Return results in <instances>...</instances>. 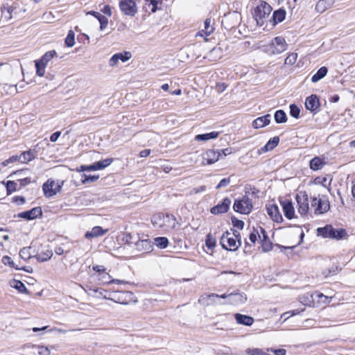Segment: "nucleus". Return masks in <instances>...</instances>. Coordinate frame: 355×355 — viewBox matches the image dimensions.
<instances>
[{"label":"nucleus","mask_w":355,"mask_h":355,"mask_svg":"<svg viewBox=\"0 0 355 355\" xmlns=\"http://www.w3.org/2000/svg\"><path fill=\"white\" fill-rule=\"evenodd\" d=\"M76 171L78 172L96 171L94 163L90 165H81L80 167L76 168Z\"/></svg>","instance_id":"56"},{"label":"nucleus","mask_w":355,"mask_h":355,"mask_svg":"<svg viewBox=\"0 0 355 355\" xmlns=\"http://www.w3.org/2000/svg\"><path fill=\"white\" fill-rule=\"evenodd\" d=\"M44 194L46 198H51L58 193L61 189V185L54 180H48L42 186Z\"/></svg>","instance_id":"11"},{"label":"nucleus","mask_w":355,"mask_h":355,"mask_svg":"<svg viewBox=\"0 0 355 355\" xmlns=\"http://www.w3.org/2000/svg\"><path fill=\"white\" fill-rule=\"evenodd\" d=\"M272 10V7L266 1H261L260 4L254 8L253 17L258 26H262L264 24Z\"/></svg>","instance_id":"5"},{"label":"nucleus","mask_w":355,"mask_h":355,"mask_svg":"<svg viewBox=\"0 0 355 355\" xmlns=\"http://www.w3.org/2000/svg\"><path fill=\"white\" fill-rule=\"evenodd\" d=\"M279 143V137L276 136L270 139L266 144L262 147L260 150L262 153H266L269 150H273Z\"/></svg>","instance_id":"32"},{"label":"nucleus","mask_w":355,"mask_h":355,"mask_svg":"<svg viewBox=\"0 0 355 355\" xmlns=\"http://www.w3.org/2000/svg\"><path fill=\"white\" fill-rule=\"evenodd\" d=\"M53 256L52 250H46L45 251L38 253L36 256L37 261L44 262L49 260Z\"/></svg>","instance_id":"37"},{"label":"nucleus","mask_w":355,"mask_h":355,"mask_svg":"<svg viewBox=\"0 0 355 355\" xmlns=\"http://www.w3.org/2000/svg\"><path fill=\"white\" fill-rule=\"evenodd\" d=\"M320 105L319 99L315 94H312L306 98L305 107L306 110L313 113H316L320 110Z\"/></svg>","instance_id":"16"},{"label":"nucleus","mask_w":355,"mask_h":355,"mask_svg":"<svg viewBox=\"0 0 355 355\" xmlns=\"http://www.w3.org/2000/svg\"><path fill=\"white\" fill-rule=\"evenodd\" d=\"M42 215V210L40 207H34L28 211L21 212L18 214V217L26 220H33L35 218L41 217Z\"/></svg>","instance_id":"17"},{"label":"nucleus","mask_w":355,"mask_h":355,"mask_svg":"<svg viewBox=\"0 0 355 355\" xmlns=\"http://www.w3.org/2000/svg\"><path fill=\"white\" fill-rule=\"evenodd\" d=\"M1 261L4 265L9 266L18 270H24L28 272H31L33 270L32 268L27 269L25 267H19L18 265H16L9 256H3L1 259Z\"/></svg>","instance_id":"30"},{"label":"nucleus","mask_w":355,"mask_h":355,"mask_svg":"<svg viewBox=\"0 0 355 355\" xmlns=\"http://www.w3.org/2000/svg\"><path fill=\"white\" fill-rule=\"evenodd\" d=\"M10 286L12 288H14L16 290H17L21 293H28V290H27L25 284L20 280L12 279L10 282Z\"/></svg>","instance_id":"34"},{"label":"nucleus","mask_w":355,"mask_h":355,"mask_svg":"<svg viewBox=\"0 0 355 355\" xmlns=\"http://www.w3.org/2000/svg\"><path fill=\"white\" fill-rule=\"evenodd\" d=\"M252 200L247 196H243L242 198L235 200L233 209L236 212L242 214H248L252 209Z\"/></svg>","instance_id":"7"},{"label":"nucleus","mask_w":355,"mask_h":355,"mask_svg":"<svg viewBox=\"0 0 355 355\" xmlns=\"http://www.w3.org/2000/svg\"><path fill=\"white\" fill-rule=\"evenodd\" d=\"M298 212L301 216H306L309 211V196L306 192L300 191L295 196Z\"/></svg>","instance_id":"8"},{"label":"nucleus","mask_w":355,"mask_h":355,"mask_svg":"<svg viewBox=\"0 0 355 355\" xmlns=\"http://www.w3.org/2000/svg\"><path fill=\"white\" fill-rule=\"evenodd\" d=\"M318 236L323 238H329L334 239H342L347 236V231L343 228L336 229L331 225H327L323 227L317 229Z\"/></svg>","instance_id":"4"},{"label":"nucleus","mask_w":355,"mask_h":355,"mask_svg":"<svg viewBox=\"0 0 355 355\" xmlns=\"http://www.w3.org/2000/svg\"><path fill=\"white\" fill-rule=\"evenodd\" d=\"M245 353L248 355H268L259 348H248L245 349Z\"/></svg>","instance_id":"49"},{"label":"nucleus","mask_w":355,"mask_h":355,"mask_svg":"<svg viewBox=\"0 0 355 355\" xmlns=\"http://www.w3.org/2000/svg\"><path fill=\"white\" fill-rule=\"evenodd\" d=\"M234 318L238 324L245 326H251L254 321L252 317L241 313H236Z\"/></svg>","instance_id":"26"},{"label":"nucleus","mask_w":355,"mask_h":355,"mask_svg":"<svg viewBox=\"0 0 355 355\" xmlns=\"http://www.w3.org/2000/svg\"><path fill=\"white\" fill-rule=\"evenodd\" d=\"M270 122V115L268 114L254 119L252 123V125L254 128L258 129L268 125Z\"/></svg>","instance_id":"24"},{"label":"nucleus","mask_w":355,"mask_h":355,"mask_svg":"<svg viewBox=\"0 0 355 355\" xmlns=\"http://www.w3.org/2000/svg\"><path fill=\"white\" fill-rule=\"evenodd\" d=\"M101 276L100 279L103 284L112 283V280L110 279L111 277L107 273L103 272L101 274Z\"/></svg>","instance_id":"64"},{"label":"nucleus","mask_w":355,"mask_h":355,"mask_svg":"<svg viewBox=\"0 0 355 355\" xmlns=\"http://www.w3.org/2000/svg\"><path fill=\"white\" fill-rule=\"evenodd\" d=\"M57 55V52L55 50H52L46 52L40 60H36V74L40 77L43 76L45 73L46 66L55 56Z\"/></svg>","instance_id":"6"},{"label":"nucleus","mask_w":355,"mask_h":355,"mask_svg":"<svg viewBox=\"0 0 355 355\" xmlns=\"http://www.w3.org/2000/svg\"><path fill=\"white\" fill-rule=\"evenodd\" d=\"M211 20L209 19H207L205 21V29L206 31V33L209 35L213 31V28L210 26Z\"/></svg>","instance_id":"63"},{"label":"nucleus","mask_w":355,"mask_h":355,"mask_svg":"<svg viewBox=\"0 0 355 355\" xmlns=\"http://www.w3.org/2000/svg\"><path fill=\"white\" fill-rule=\"evenodd\" d=\"M119 8L121 12L127 16L133 17L137 12L135 0H121Z\"/></svg>","instance_id":"10"},{"label":"nucleus","mask_w":355,"mask_h":355,"mask_svg":"<svg viewBox=\"0 0 355 355\" xmlns=\"http://www.w3.org/2000/svg\"><path fill=\"white\" fill-rule=\"evenodd\" d=\"M232 222L233 226L237 227L238 229L242 230L244 227V222L241 220H239L236 218H232Z\"/></svg>","instance_id":"58"},{"label":"nucleus","mask_w":355,"mask_h":355,"mask_svg":"<svg viewBox=\"0 0 355 355\" xmlns=\"http://www.w3.org/2000/svg\"><path fill=\"white\" fill-rule=\"evenodd\" d=\"M327 8V2L324 0H320L315 6V10L320 13L324 12Z\"/></svg>","instance_id":"50"},{"label":"nucleus","mask_w":355,"mask_h":355,"mask_svg":"<svg viewBox=\"0 0 355 355\" xmlns=\"http://www.w3.org/2000/svg\"><path fill=\"white\" fill-rule=\"evenodd\" d=\"M325 165L324 159L320 157H314L309 162V167L313 171L322 169Z\"/></svg>","instance_id":"27"},{"label":"nucleus","mask_w":355,"mask_h":355,"mask_svg":"<svg viewBox=\"0 0 355 355\" xmlns=\"http://www.w3.org/2000/svg\"><path fill=\"white\" fill-rule=\"evenodd\" d=\"M286 11L284 9H278L275 10L272 14V21L273 25H276L281 23L285 19Z\"/></svg>","instance_id":"31"},{"label":"nucleus","mask_w":355,"mask_h":355,"mask_svg":"<svg viewBox=\"0 0 355 355\" xmlns=\"http://www.w3.org/2000/svg\"><path fill=\"white\" fill-rule=\"evenodd\" d=\"M281 205L283 209L284 216L289 220L294 218L295 210L293 203L291 200L285 199L281 201Z\"/></svg>","instance_id":"22"},{"label":"nucleus","mask_w":355,"mask_h":355,"mask_svg":"<svg viewBox=\"0 0 355 355\" xmlns=\"http://www.w3.org/2000/svg\"><path fill=\"white\" fill-rule=\"evenodd\" d=\"M275 121L277 123H283L287 121L286 112L282 110H278L274 114Z\"/></svg>","instance_id":"36"},{"label":"nucleus","mask_w":355,"mask_h":355,"mask_svg":"<svg viewBox=\"0 0 355 355\" xmlns=\"http://www.w3.org/2000/svg\"><path fill=\"white\" fill-rule=\"evenodd\" d=\"M267 213L275 222L281 223L283 220L282 216L277 205L268 206L267 207Z\"/></svg>","instance_id":"23"},{"label":"nucleus","mask_w":355,"mask_h":355,"mask_svg":"<svg viewBox=\"0 0 355 355\" xmlns=\"http://www.w3.org/2000/svg\"><path fill=\"white\" fill-rule=\"evenodd\" d=\"M205 244L208 248L211 249L216 246V240L211 234H209L206 236Z\"/></svg>","instance_id":"47"},{"label":"nucleus","mask_w":355,"mask_h":355,"mask_svg":"<svg viewBox=\"0 0 355 355\" xmlns=\"http://www.w3.org/2000/svg\"><path fill=\"white\" fill-rule=\"evenodd\" d=\"M247 301V296L244 293H241L239 291L230 293V301H227L221 304H232L234 306L244 304Z\"/></svg>","instance_id":"15"},{"label":"nucleus","mask_w":355,"mask_h":355,"mask_svg":"<svg viewBox=\"0 0 355 355\" xmlns=\"http://www.w3.org/2000/svg\"><path fill=\"white\" fill-rule=\"evenodd\" d=\"M297 59V53H291L288 54V55L286 58L284 64L287 65H293L294 64Z\"/></svg>","instance_id":"48"},{"label":"nucleus","mask_w":355,"mask_h":355,"mask_svg":"<svg viewBox=\"0 0 355 355\" xmlns=\"http://www.w3.org/2000/svg\"><path fill=\"white\" fill-rule=\"evenodd\" d=\"M257 237L261 239V233L258 230L253 229V231L249 235V239L252 243H255L257 241Z\"/></svg>","instance_id":"51"},{"label":"nucleus","mask_w":355,"mask_h":355,"mask_svg":"<svg viewBox=\"0 0 355 355\" xmlns=\"http://www.w3.org/2000/svg\"><path fill=\"white\" fill-rule=\"evenodd\" d=\"M6 192L7 195H10L12 193L19 190L18 182H14L12 180H8L6 183Z\"/></svg>","instance_id":"39"},{"label":"nucleus","mask_w":355,"mask_h":355,"mask_svg":"<svg viewBox=\"0 0 355 355\" xmlns=\"http://www.w3.org/2000/svg\"><path fill=\"white\" fill-rule=\"evenodd\" d=\"M268 352H272L275 355H286V350L284 349H272V348H268Z\"/></svg>","instance_id":"61"},{"label":"nucleus","mask_w":355,"mask_h":355,"mask_svg":"<svg viewBox=\"0 0 355 355\" xmlns=\"http://www.w3.org/2000/svg\"><path fill=\"white\" fill-rule=\"evenodd\" d=\"M230 199L228 198H225L221 203L218 204L217 205L211 208L210 211L212 214L215 215L226 213L230 209Z\"/></svg>","instance_id":"18"},{"label":"nucleus","mask_w":355,"mask_h":355,"mask_svg":"<svg viewBox=\"0 0 355 355\" xmlns=\"http://www.w3.org/2000/svg\"><path fill=\"white\" fill-rule=\"evenodd\" d=\"M289 108H290V111H289L290 115L295 119H298L300 117V107L295 104H291L289 106Z\"/></svg>","instance_id":"46"},{"label":"nucleus","mask_w":355,"mask_h":355,"mask_svg":"<svg viewBox=\"0 0 355 355\" xmlns=\"http://www.w3.org/2000/svg\"><path fill=\"white\" fill-rule=\"evenodd\" d=\"M31 182L30 178H24L22 179H19L17 180L18 186L19 189L23 188L24 187L26 186L27 184H30Z\"/></svg>","instance_id":"59"},{"label":"nucleus","mask_w":355,"mask_h":355,"mask_svg":"<svg viewBox=\"0 0 355 355\" xmlns=\"http://www.w3.org/2000/svg\"><path fill=\"white\" fill-rule=\"evenodd\" d=\"M230 183V178H223V179H222L219 182L218 185L216 187V189H218L222 188V187H225L227 185H229Z\"/></svg>","instance_id":"60"},{"label":"nucleus","mask_w":355,"mask_h":355,"mask_svg":"<svg viewBox=\"0 0 355 355\" xmlns=\"http://www.w3.org/2000/svg\"><path fill=\"white\" fill-rule=\"evenodd\" d=\"M19 256L24 260H28L31 258L30 248H24L19 251Z\"/></svg>","instance_id":"53"},{"label":"nucleus","mask_w":355,"mask_h":355,"mask_svg":"<svg viewBox=\"0 0 355 355\" xmlns=\"http://www.w3.org/2000/svg\"><path fill=\"white\" fill-rule=\"evenodd\" d=\"M84 290L85 291V292L87 293L88 295L92 297L97 295V287L86 285L85 287L84 288Z\"/></svg>","instance_id":"55"},{"label":"nucleus","mask_w":355,"mask_h":355,"mask_svg":"<svg viewBox=\"0 0 355 355\" xmlns=\"http://www.w3.org/2000/svg\"><path fill=\"white\" fill-rule=\"evenodd\" d=\"M33 347L37 349L39 355H50V350L47 347L33 345Z\"/></svg>","instance_id":"52"},{"label":"nucleus","mask_w":355,"mask_h":355,"mask_svg":"<svg viewBox=\"0 0 355 355\" xmlns=\"http://www.w3.org/2000/svg\"><path fill=\"white\" fill-rule=\"evenodd\" d=\"M13 9L11 6H3L1 8V17L8 21L12 18V12Z\"/></svg>","instance_id":"41"},{"label":"nucleus","mask_w":355,"mask_h":355,"mask_svg":"<svg viewBox=\"0 0 355 355\" xmlns=\"http://www.w3.org/2000/svg\"><path fill=\"white\" fill-rule=\"evenodd\" d=\"M122 240L126 244L130 245L134 243L135 245V242L138 240V236H135L130 233L126 232L123 234Z\"/></svg>","instance_id":"40"},{"label":"nucleus","mask_w":355,"mask_h":355,"mask_svg":"<svg viewBox=\"0 0 355 355\" xmlns=\"http://www.w3.org/2000/svg\"><path fill=\"white\" fill-rule=\"evenodd\" d=\"M168 239L166 237L161 236L156 237L154 239L153 244H155L160 249H164L168 246Z\"/></svg>","instance_id":"38"},{"label":"nucleus","mask_w":355,"mask_h":355,"mask_svg":"<svg viewBox=\"0 0 355 355\" xmlns=\"http://www.w3.org/2000/svg\"><path fill=\"white\" fill-rule=\"evenodd\" d=\"M65 44L68 47H72L75 44V33L73 31H69L65 38Z\"/></svg>","instance_id":"44"},{"label":"nucleus","mask_w":355,"mask_h":355,"mask_svg":"<svg viewBox=\"0 0 355 355\" xmlns=\"http://www.w3.org/2000/svg\"><path fill=\"white\" fill-rule=\"evenodd\" d=\"M260 228L261 249L264 252H268L272 249V243L270 241L266 231L263 227Z\"/></svg>","instance_id":"21"},{"label":"nucleus","mask_w":355,"mask_h":355,"mask_svg":"<svg viewBox=\"0 0 355 355\" xmlns=\"http://www.w3.org/2000/svg\"><path fill=\"white\" fill-rule=\"evenodd\" d=\"M151 222L155 227L169 230L175 228L176 219L173 215L158 213L153 216Z\"/></svg>","instance_id":"2"},{"label":"nucleus","mask_w":355,"mask_h":355,"mask_svg":"<svg viewBox=\"0 0 355 355\" xmlns=\"http://www.w3.org/2000/svg\"><path fill=\"white\" fill-rule=\"evenodd\" d=\"M96 296H94V297L103 298L110 300L111 299L112 292L105 291L101 288L97 287Z\"/></svg>","instance_id":"42"},{"label":"nucleus","mask_w":355,"mask_h":355,"mask_svg":"<svg viewBox=\"0 0 355 355\" xmlns=\"http://www.w3.org/2000/svg\"><path fill=\"white\" fill-rule=\"evenodd\" d=\"M218 132L214 131L208 133L197 135L195 137V139L198 141H205L209 139H216L218 137Z\"/></svg>","instance_id":"33"},{"label":"nucleus","mask_w":355,"mask_h":355,"mask_svg":"<svg viewBox=\"0 0 355 355\" xmlns=\"http://www.w3.org/2000/svg\"><path fill=\"white\" fill-rule=\"evenodd\" d=\"M221 157L220 151L216 150L214 149L207 150L205 153L202 155V164L203 165L212 164L216 162Z\"/></svg>","instance_id":"13"},{"label":"nucleus","mask_w":355,"mask_h":355,"mask_svg":"<svg viewBox=\"0 0 355 355\" xmlns=\"http://www.w3.org/2000/svg\"><path fill=\"white\" fill-rule=\"evenodd\" d=\"M87 15H91L98 19V21L100 23V29L101 31L104 30L107 27L108 24V19L103 15L96 11H89L87 12Z\"/></svg>","instance_id":"29"},{"label":"nucleus","mask_w":355,"mask_h":355,"mask_svg":"<svg viewBox=\"0 0 355 355\" xmlns=\"http://www.w3.org/2000/svg\"><path fill=\"white\" fill-rule=\"evenodd\" d=\"M232 232H225L220 237V243L223 249L235 251L241 245V235L237 230H232Z\"/></svg>","instance_id":"1"},{"label":"nucleus","mask_w":355,"mask_h":355,"mask_svg":"<svg viewBox=\"0 0 355 355\" xmlns=\"http://www.w3.org/2000/svg\"><path fill=\"white\" fill-rule=\"evenodd\" d=\"M328 69L326 67H320L317 72L311 77V81L313 83H317L323 78L327 73Z\"/></svg>","instance_id":"35"},{"label":"nucleus","mask_w":355,"mask_h":355,"mask_svg":"<svg viewBox=\"0 0 355 355\" xmlns=\"http://www.w3.org/2000/svg\"><path fill=\"white\" fill-rule=\"evenodd\" d=\"M19 159H20V157L19 155H12L10 157H9L8 159H7L5 161H3L2 162V165L3 166H6L9 165L11 163L16 162H19Z\"/></svg>","instance_id":"54"},{"label":"nucleus","mask_w":355,"mask_h":355,"mask_svg":"<svg viewBox=\"0 0 355 355\" xmlns=\"http://www.w3.org/2000/svg\"><path fill=\"white\" fill-rule=\"evenodd\" d=\"M19 156L20 157L19 162L21 163H26L34 158L33 155L31 151H24Z\"/></svg>","instance_id":"43"},{"label":"nucleus","mask_w":355,"mask_h":355,"mask_svg":"<svg viewBox=\"0 0 355 355\" xmlns=\"http://www.w3.org/2000/svg\"><path fill=\"white\" fill-rule=\"evenodd\" d=\"M131 53L128 51H124L123 53H118L114 54L109 60V64L110 67L115 66L119 60H121L123 62H125L130 59Z\"/></svg>","instance_id":"20"},{"label":"nucleus","mask_w":355,"mask_h":355,"mask_svg":"<svg viewBox=\"0 0 355 355\" xmlns=\"http://www.w3.org/2000/svg\"><path fill=\"white\" fill-rule=\"evenodd\" d=\"M300 312L298 310H293L291 311H288L284 313H283L281 316L282 318H284V320H286L288 318H290L292 315H295L298 314Z\"/></svg>","instance_id":"62"},{"label":"nucleus","mask_w":355,"mask_h":355,"mask_svg":"<svg viewBox=\"0 0 355 355\" xmlns=\"http://www.w3.org/2000/svg\"><path fill=\"white\" fill-rule=\"evenodd\" d=\"M107 232V230H103L100 226H95L92 229L91 231L87 232L85 236L86 239L94 238L103 236Z\"/></svg>","instance_id":"28"},{"label":"nucleus","mask_w":355,"mask_h":355,"mask_svg":"<svg viewBox=\"0 0 355 355\" xmlns=\"http://www.w3.org/2000/svg\"><path fill=\"white\" fill-rule=\"evenodd\" d=\"M317 297L319 300L322 298L327 299V296L321 293L315 292L314 293H306L299 296L300 303L305 306H311L313 305L314 299Z\"/></svg>","instance_id":"14"},{"label":"nucleus","mask_w":355,"mask_h":355,"mask_svg":"<svg viewBox=\"0 0 355 355\" xmlns=\"http://www.w3.org/2000/svg\"><path fill=\"white\" fill-rule=\"evenodd\" d=\"M288 44L284 37H275L270 43L261 46L262 51L270 55H277L283 53L287 49Z\"/></svg>","instance_id":"3"},{"label":"nucleus","mask_w":355,"mask_h":355,"mask_svg":"<svg viewBox=\"0 0 355 355\" xmlns=\"http://www.w3.org/2000/svg\"><path fill=\"white\" fill-rule=\"evenodd\" d=\"M99 179V175H87V174H83L82 175V180L81 182L83 184H87L89 182H96Z\"/></svg>","instance_id":"45"},{"label":"nucleus","mask_w":355,"mask_h":355,"mask_svg":"<svg viewBox=\"0 0 355 355\" xmlns=\"http://www.w3.org/2000/svg\"><path fill=\"white\" fill-rule=\"evenodd\" d=\"M133 294L130 291L112 292L111 299L116 303L127 304L131 300Z\"/></svg>","instance_id":"12"},{"label":"nucleus","mask_w":355,"mask_h":355,"mask_svg":"<svg viewBox=\"0 0 355 355\" xmlns=\"http://www.w3.org/2000/svg\"><path fill=\"white\" fill-rule=\"evenodd\" d=\"M135 246L138 251L148 253L153 249V243L148 239L142 240L138 239L135 242Z\"/></svg>","instance_id":"19"},{"label":"nucleus","mask_w":355,"mask_h":355,"mask_svg":"<svg viewBox=\"0 0 355 355\" xmlns=\"http://www.w3.org/2000/svg\"><path fill=\"white\" fill-rule=\"evenodd\" d=\"M218 297H219V295L216 293L203 295L200 297L198 302L204 306H210L216 303V299Z\"/></svg>","instance_id":"25"},{"label":"nucleus","mask_w":355,"mask_h":355,"mask_svg":"<svg viewBox=\"0 0 355 355\" xmlns=\"http://www.w3.org/2000/svg\"><path fill=\"white\" fill-rule=\"evenodd\" d=\"M311 207L314 208L316 215L327 212L330 209V203L327 199H318L316 197L311 198Z\"/></svg>","instance_id":"9"},{"label":"nucleus","mask_w":355,"mask_h":355,"mask_svg":"<svg viewBox=\"0 0 355 355\" xmlns=\"http://www.w3.org/2000/svg\"><path fill=\"white\" fill-rule=\"evenodd\" d=\"M12 202L17 205H22L26 202V200L23 196H15L12 198Z\"/></svg>","instance_id":"57"}]
</instances>
